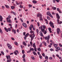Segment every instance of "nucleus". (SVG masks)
Returning <instances> with one entry per match:
<instances>
[{"label":"nucleus","mask_w":62,"mask_h":62,"mask_svg":"<svg viewBox=\"0 0 62 62\" xmlns=\"http://www.w3.org/2000/svg\"><path fill=\"white\" fill-rule=\"evenodd\" d=\"M7 59V62H10L11 61V59H10V55L9 56H8L6 55V56Z\"/></svg>","instance_id":"obj_1"},{"label":"nucleus","mask_w":62,"mask_h":62,"mask_svg":"<svg viewBox=\"0 0 62 62\" xmlns=\"http://www.w3.org/2000/svg\"><path fill=\"white\" fill-rule=\"evenodd\" d=\"M50 38V36L48 35L47 37H46L45 38L46 40H47V42L48 44H49V39Z\"/></svg>","instance_id":"obj_2"},{"label":"nucleus","mask_w":62,"mask_h":62,"mask_svg":"<svg viewBox=\"0 0 62 62\" xmlns=\"http://www.w3.org/2000/svg\"><path fill=\"white\" fill-rule=\"evenodd\" d=\"M8 17L7 19V22H8V23H11V21L10 19V18H11V16H8Z\"/></svg>","instance_id":"obj_3"},{"label":"nucleus","mask_w":62,"mask_h":62,"mask_svg":"<svg viewBox=\"0 0 62 62\" xmlns=\"http://www.w3.org/2000/svg\"><path fill=\"white\" fill-rule=\"evenodd\" d=\"M46 14L47 15H48V16H49L50 17H51V18H53V16L51 14V13L50 12H47L46 13Z\"/></svg>","instance_id":"obj_4"},{"label":"nucleus","mask_w":62,"mask_h":62,"mask_svg":"<svg viewBox=\"0 0 62 62\" xmlns=\"http://www.w3.org/2000/svg\"><path fill=\"white\" fill-rule=\"evenodd\" d=\"M49 24L50 25V26L52 27V28H54V23H52L51 21H50V22Z\"/></svg>","instance_id":"obj_5"},{"label":"nucleus","mask_w":62,"mask_h":62,"mask_svg":"<svg viewBox=\"0 0 62 62\" xmlns=\"http://www.w3.org/2000/svg\"><path fill=\"white\" fill-rule=\"evenodd\" d=\"M7 46H8V48L9 49H12V46H11V45H10L9 44L7 43Z\"/></svg>","instance_id":"obj_6"},{"label":"nucleus","mask_w":62,"mask_h":62,"mask_svg":"<svg viewBox=\"0 0 62 62\" xmlns=\"http://www.w3.org/2000/svg\"><path fill=\"white\" fill-rule=\"evenodd\" d=\"M55 48L56 49L55 50V51L56 52H58V51H59V50H60V48L58 46L56 47Z\"/></svg>","instance_id":"obj_7"},{"label":"nucleus","mask_w":62,"mask_h":62,"mask_svg":"<svg viewBox=\"0 0 62 62\" xmlns=\"http://www.w3.org/2000/svg\"><path fill=\"white\" fill-rule=\"evenodd\" d=\"M37 17H39V18H40V17H42V15L40 13H38L37 14Z\"/></svg>","instance_id":"obj_8"},{"label":"nucleus","mask_w":62,"mask_h":62,"mask_svg":"<svg viewBox=\"0 0 62 62\" xmlns=\"http://www.w3.org/2000/svg\"><path fill=\"white\" fill-rule=\"evenodd\" d=\"M41 30L43 33H44V31H45V29H43V26H42L41 27Z\"/></svg>","instance_id":"obj_9"},{"label":"nucleus","mask_w":62,"mask_h":62,"mask_svg":"<svg viewBox=\"0 0 62 62\" xmlns=\"http://www.w3.org/2000/svg\"><path fill=\"white\" fill-rule=\"evenodd\" d=\"M33 36H32V37H31V41H32V40H33V39H34V37H35V34L33 33Z\"/></svg>","instance_id":"obj_10"},{"label":"nucleus","mask_w":62,"mask_h":62,"mask_svg":"<svg viewBox=\"0 0 62 62\" xmlns=\"http://www.w3.org/2000/svg\"><path fill=\"white\" fill-rule=\"evenodd\" d=\"M56 15L57 19H60V16H59V15L57 13L56 14Z\"/></svg>","instance_id":"obj_11"},{"label":"nucleus","mask_w":62,"mask_h":62,"mask_svg":"<svg viewBox=\"0 0 62 62\" xmlns=\"http://www.w3.org/2000/svg\"><path fill=\"white\" fill-rule=\"evenodd\" d=\"M60 30L59 29V28H57L56 30L58 34H59V32H60Z\"/></svg>","instance_id":"obj_12"},{"label":"nucleus","mask_w":62,"mask_h":62,"mask_svg":"<svg viewBox=\"0 0 62 62\" xmlns=\"http://www.w3.org/2000/svg\"><path fill=\"white\" fill-rule=\"evenodd\" d=\"M22 25L24 27H27V25H26V24L25 23H23Z\"/></svg>","instance_id":"obj_13"},{"label":"nucleus","mask_w":62,"mask_h":62,"mask_svg":"<svg viewBox=\"0 0 62 62\" xmlns=\"http://www.w3.org/2000/svg\"><path fill=\"white\" fill-rule=\"evenodd\" d=\"M16 5H19V4L20 5H22V4H23V3H22V2L21 1V3L20 4V2H19V3L17 2L16 1Z\"/></svg>","instance_id":"obj_14"},{"label":"nucleus","mask_w":62,"mask_h":62,"mask_svg":"<svg viewBox=\"0 0 62 62\" xmlns=\"http://www.w3.org/2000/svg\"><path fill=\"white\" fill-rule=\"evenodd\" d=\"M0 22H2L3 21V17L1 15L0 16Z\"/></svg>","instance_id":"obj_15"},{"label":"nucleus","mask_w":62,"mask_h":62,"mask_svg":"<svg viewBox=\"0 0 62 62\" xmlns=\"http://www.w3.org/2000/svg\"><path fill=\"white\" fill-rule=\"evenodd\" d=\"M39 34L41 36H42V37H43V33H42V32L41 31H40L39 32Z\"/></svg>","instance_id":"obj_16"},{"label":"nucleus","mask_w":62,"mask_h":62,"mask_svg":"<svg viewBox=\"0 0 62 62\" xmlns=\"http://www.w3.org/2000/svg\"><path fill=\"white\" fill-rule=\"evenodd\" d=\"M23 45L25 46H26V45H27L26 44V43H25V42L24 41H23Z\"/></svg>","instance_id":"obj_17"},{"label":"nucleus","mask_w":62,"mask_h":62,"mask_svg":"<svg viewBox=\"0 0 62 62\" xmlns=\"http://www.w3.org/2000/svg\"><path fill=\"white\" fill-rule=\"evenodd\" d=\"M12 32H14V33L15 34L16 33V31L15 30H14V29H12Z\"/></svg>","instance_id":"obj_18"},{"label":"nucleus","mask_w":62,"mask_h":62,"mask_svg":"<svg viewBox=\"0 0 62 62\" xmlns=\"http://www.w3.org/2000/svg\"><path fill=\"white\" fill-rule=\"evenodd\" d=\"M48 29L50 33H52V31H51V28H49Z\"/></svg>","instance_id":"obj_19"},{"label":"nucleus","mask_w":62,"mask_h":62,"mask_svg":"<svg viewBox=\"0 0 62 62\" xmlns=\"http://www.w3.org/2000/svg\"><path fill=\"white\" fill-rule=\"evenodd\" d=\"M52 8L53 10H56V8L54 7H52Z\"/></svg>","instance_id":"obj_20"},{"label":"nucleus","mask_w":62,"mask_h":62,"mask_svg":"<svg viewBox=\"0 0 62 62\" xmlns=\"http://www.w3.org/2000/svg\"><path fill=\"white\" fill-rule=\"evenodd\" d=\"M5 6L6 8H9V7L8 5H5Z\"/></svg>","instance_id":"obj_21"},{"label":"nucleus","mask_w":62,"mask_h":62,"mask_svg":"<svg viewBox=\"0 0 62 62\" xmlns=\"http://www.w3.org/2000/svg\"><path fill=\"white\" fill-rule=\"evenodd\" d=\"M16 52L17 53H16V55H17V54H19V51H18L17 50H16Z\"/></svg>","instance_id":"obj_22"},{"label":"nucleus","mask_w":62,"mask_h":62,"mask_svg":"<svg viewBox=\"0 0 62 62\" xmlns=\"http://www.w3.org/2000/svg\"><path fill=\"white\" fill-rule=\"evenodd\" d=\"M32 2L33 3H34V4H36L37 3V2L35 0H33L32 1Z\"/></svg>","instance_id":"obj_23"},{"label":"nucleus","mask_w":62,"mask_h":62,"mask_svg":"<svg viewBox=\"0 0 62 62\" xmlns=\"http://www.w3.org/2000/svg\"><path fill=\"white\" fill-rule=\"evenodd\" d=\"M4 29L6 31V32H8V30L6 28V27L4 28Z\"/></svg>","instance_id":"obj_24"},{"label":"nucleus","mask_w":62,"mask_h":62,"mask_svg":"<svg viewBox=\"0 0 62 62\" xmlns=\"http://www.w3.org/2000/svg\"><path fill=\"white\" fill-rule=\"evenodd\" d=\"M45 21H46V24H48V21L46 19H45Z\"/></svg>","instance_id":"obj_25"},{"label":"nucleus","mask_w":62,"mask_h":62,"mask_svg":"<svg viewBox=\"0 0 62 62\" xmlns=\"http://www.w3.org/2000/svg\"><path fill=\"white\" fill-rule=\"evenodd\" d=\"M28 35H29V33H27V34L25 35L24 37L27 38Z\"/></svg>","instance_id":"obj_26"},{"label":"nucleus","mask_w":62,"mask_h":62,"mask_svg":"<svg viewBox=\"0 0 62 62\" xmlns=\"http://www.w3.org/2000/svg\"><path fill=\"white\" fill-rule=\"evenodd\" d=\"M32 53L33 54H34V55H37V53L35 52V51H33Z\"/></svg>","instance_id":"obj_27"},{"label":"nucleus","mask_w":62,"mask_h":62,"mask_svg":"<svg viewBox=\"0 0 62 62\" xmlns=\"http://www.w3.org/2000/svg\"><path fill=\"white\" fill-rule=\"evenodd\" d=\"M58 45L57 44H54V46L55 48L56 47V46H57Z\"/></svg>","instance_id":"obj_28"},{"label":"nucleus","mask_w":62,"mask_h":62,"mask_svg":"<svg viewBox=\"0 0 62 62\" xmlns=\"http://www.w3.org/2000/svg\"><path fill=\"white\" fill-rule=\"evenodd\" d=\"M39 18L40 19V20L41 21H43V19H42V17H39Z\"/></svg>","instance_id":"obj_29"},{"label":"nucleus","mask_w":62,"mask_h":62,"mask_svg":"<svg viewBox=\"0 0 62 62\" xmlns=\"http://www.w3.org/2000/svg\"><path fill=\"white\" fill-rule=\"evenodd\" d=\"M36 31H37V34H39V29H37L36 30Z\"/></svg>","instance_id":"obj_30"},{"label":"nucleus","mask_w":62,"mask_h":62,"mask_svg":"<svg viewBox=\"0 0 62 62\" xmlns=\"http://www.w3.org/2000/svg\"><path fill=\"white\" fill-rule=\"evenodd\" d=\"M33 47H34V48H35V47H36V45H35V43H34L33 44Z\"/></svg>","instance_id":"obj_31"},{"label":"nucleus","mask_w":62,"mask_h":62,"mask_svg":"<svg viewBox=\"0 0 62 62\" xmlns=\"http://www.w3.org/2000/svg\"><path fill=\"white\" fill-rule=\"evenodd\" d=\"M57 23L58 24H59V20L58 19H57Z\"/></svg>","instance_id":"obj_32"},{"label":"nucleus","mask_w":62,"mask_h":62,"mask_svg":"<svg viewBox=\"0 0 62 62\" xmlns=\"http://www.w3.org/2000/svg\"><path fill=\"white\" fill-rule=\"evenodd\" d=\"M45 58L46 59H48V57L47 56H46Z\"/></svg>","instance_id":"obj_33"},{"label":"nucleus","mask_w":62,"mask_h":62,"mask_svg":"<svg viewBox=\"0 0 62 62\" xmlns=\"http://www.w3.org/2000/svg\"><path fill=\"white\" fill-rule=\"evenodd\" d=\"M29 8H30L31 7H32V5H31L29 4Z\"/></svg>","instance_id":"obj_34"},{"label":"nucleus","mask_w":62,"mask_h":62,"mask_svg":"<svg viewBox=\"0 0 62 62\" xmlns=\"http://www.w3.org/2000/svg\"><path fill=\"white\" fill-rule=\"evenodd\" d=\"M30 50H31V51H34V48H31L30 49Z\"/></svg>","instance_id":"obj_35"},{"label":"nucleus","mask_w":62,"mask_h":62,"mask_svg":"<svg viewBox=\"0 0 62 62\" xmlns=\"http://www.w3.org/2000/svg\"><path fill=\"white\" fill-rule=\"evenodd\" d=\"M0 33H1V34H2V33H3V31H2V30H1V29L0 28Z\"/></svg>","instance_id":"obj_36"},{"label":"nucleus","mask_w":62,"mask_h":62,"mask_svg":"<svg viewBox=\"0 0 62 62\" xmlns=\"http://www.w3.org/2000/svg\"><path fill=\"white\" fill-rule=\"evenodd\" d=\"M16 45L17 46H19V44H18V42H16Z\"/></svg>","instance_id":"obj_37"},{"label":"nucleus","mask_w":62,"mask_h":62,"mask_svg":"<svg viewBox=\"0 0 62 62\" xmlns=\"http://www.w3.org/2000/svg\"><path fill=\"white\" fill-rule=\"evenodd\" d=\"M31 58L33 60H34L35 59V57H34L31 56Z\"/></svg>","instance_id":"obj_38"},{"label":"nucleus","mask_w":62,"mask_h":62,"mask_svg":"<svg viewBox=\"0 0 62 62\" xmlns=\"http://www.w3.org/2000/svg\"><path fill=\"white\" fill-rule=\"evenodd\" d=\"M47 19L48 20H50L51 19V18H50V17H49L48 16H47Z\"/></svg>","instance_id":"obj_39"},{"label":"nucleus","mask_w":62,"mask_h":62,"mask_svg":"<svg viewBox=\"0 0 62 62\" xmlns=\"http://www.w3.org/2000/svg\"><path fill=\"white\" fill-rule=\"evenodd\" d=\"M11 8L12 9H13L14 8H15V7L13 6H11Z\"/></svg>","instance_id":"obj_40"},{"label":"nucleus","mask_w":62,"mask_h":62,"mask_svg":"<svg viewBox=\"0 0 62 62\" xmlns=\"http://www.w3.org/2000/svg\"><path fill=\"white\" fill-rule=\"evenodd\" d=\"M43 27L44 29H45V28H46V26H45L44 25H43Z\"/></svg>","instance_id":"obj_41"},{"label":"nucleus","mask_w":62,"mask_h":62,"mask_svg":"<svg viewBox=\"0 0 62 62\" xmlns=\"http://www.w3.org/2000/svg\"><path fill=\"white\" fill-rule=\"evenodd\" d=\"M19 7L21 8H23V6H22V5H20Z\"/></svg>","instance_id":"obj_42"},{"label":"nucleus","mask_w":62,"mask_h":62,"mask_svg":"<svg viewBox=\"0 0 62 62\" xmlns=\"http://www.w3.org/2000/svg\"><path fill=\"white\" fill-rule=\"evenodd\" d=\"M39 56L40 58V59H42V56L41 55V54L39 55Z\"/></svg>","instance_id":"obj_43"},{"label":"nucleus","mask_w":62,"mask_h":62,"mask_svg":"<svg viewBox=\"0 0 62 62\" xmlns=\"http://www.w3.org/2000/svg\"><path fill=\"white\" fill-rule=\"evenodd\" d=\"M44 33V34H46V33H47V31H46V30L45 31Z\"/></svg>","instance_id":"obj_44"},{"label":"nucleus","mask_w":62,"mask_h":62,"mask_svg":"<svg viewBox=\"0 0 62 62\" xmlns=\"http://www.w3.org/2000/svg\"><path fill=\"white\" fill-rule=\"evenodd\" d=\"M37 50L39 51H41V49H40V48H38Z\"/></svg>","instance_id":"obj_45"},{"label":"nucleus","mask_w":62,"mask_h":62,"mask_svg":"<svg viewBox=\"0 0 62 62\" xmlns=\"http://www.w3.org/2000/svg\"><path fill=\"white\" fill-rule=\"evenodd\" d=\"M25 57V54H23L22 56L23 58H24Z\"/></svg>","instance_id":"obj_46"},{"label":"nucleus","mask_w":62,"mask_h":62,"mask_svg":"<svg viewBox=\"0 0 62 62\" xmlns=\"http://www.w3.org/2000/svg\"><path fill=\"white\" fill-rule=\"evenodd\" d=\"M34 50H35V52H37V48H36V47H34Z\"/></svg>","instance_id":"obj_47"},{"label":"nucleus","mask_w":62,"mask_h":62,"mask_svg":"<svg viewBox=\"0 0 62 62\" xmlns=\"http://www.w3.org/2000/svg\"><path fill=\"white\" fill-rule=\"evenodd\" d=\"M55 1L57 2V3H58L59 2V1H60V0H55Z\"/></svg>","instance_id":"obj_48"},{"label":"nucleus","mask_w":62,"mask_h":62,"mask_svg":"<svg viewBox=\"0 0 62 62\" xmlns=\"http://www.w3.org/2000/svg\"><path fill=\"white\" fill-rule=\"evenodd\" d=\"M30 44H31V46H32V44H33V43H32V42H30Z\"/></svg>","instance_id":"obj_49"},{"label":"nucleus","mask_w":62,"mask_h":62,"mask_svg":"<svg viewBox=\"0 0 62 62\" xmlns=\"http://www.w3.org/2000/svg\"><path fill=\"white\" fill-rule=\"evenodd\" d=\"M52 14L53 15H55V13H54V12H52Z\"/></svg>","instance_id":"obj_50"},{"label":"nucleus","mask_w":62,"mask_h":62,"mask_svg":"<svg viewBox=\"0 0 62 62\" xmlns=\"http://www.w3.org/2000/svg\"><path fill=\"white\" fill-rule=\"evenodd\" d=\"M31 52V50L30 49V50L29 51H27V53H30V52Z\"/></svg>","instance_id":"obj_51"},{"label":"nucleus","mask_w":62,"mask_h":62,"mask_svg":"<svg viewBox=\"0 0 62 62\" xmlns=\"http://www.w3.org/2000/svg\"><path fill=\"white\" fill-rule=\"evenodd\" d=\"M34 32L33 31H31L30 32V33H33V32Z\"/></svg>","instance_id":"obj_52"},{"label":"nucleus","mask_w":62,"mask_h":62,"mask_svg":"<svg viewBox=\"0 0 62 62\" xmlns=\"http://www.w3.org/2000/svg\"><path fill=\"white\" fill-rule=\"evenodd\" d=\"M37 24H38V26H39V25H40L39 23V22H38L37 23Z\"/></svg>","instance_id":"obj_53"},{"label":"nucleus","mask_w":62,"mask_h":62,"mask_svg":"<svg viewBox=\"0 0 62 62\" xmlns=\"http://www.w3.org/2000/svg\"><path fill=\"white\" fill-rule=\"evenodd\" d=\"M33 25H30V27H31V28H33Z\"/></svg>","instance_id":"obj_54"},{"label":"nucleus","mask_w":62,"mask_h":62,"mask_svg":"<svg viewBox=\"0 0 62 62\" xmlns=\"http://www.w3.org/2000/svg\"><path fill=\"white\" fill-rule=\"evenodd\" d=\"M1 53L3 55H4V53L3 51H1Z\"/></svg>","instance_id":"obj_55"},{"label":"nucleus","mask_w":62,"mask_h":62,"mask_svg":"<svg viewBox=\"0 0 62 62\" xmlns=\"http://www.w3.org/2000/svg\"><path fill=\"white\" fill-rule=\"evenodd\" d=\"M20 20H21V22L22 23H23V20L22 19V18H20Z\"/></svg>","instance_id":"obj_56"},{"label":"nucleus","mask_w":62,"mask_h":62,"mask_svg":"<svg viewBox=\"0 0 62 62\" xmlns=\"http://www.w3.org/2000/svg\"><path fill=\"white\" fill-rule=\"evenodd\" d=\"M59 45L60 46V47H62V45H61V44L59 43Z\"/></svg>","instance_id":"obj_57"},{"label":"nucleus","mask_w":62,"mask_h":62,"mask_svg":"<svg viewBox=\"0 0 62 62\" xmlns=\"http://www.w3.org/2000/svg\"><path fill=\"white\" fill-rule=\"evenodd\" d=\"M26 33H25V32H23V36H25V35Z\"/></svg>","instance_id":"obj_58"},{"label":"nucleus","mask_w":62,"mask_h":62,"mask_svg":"<svg viewBox=\"0 0 62 62\" xmlns=\"http://www.w3.org/2000/svg\"><path fill=\"white\" fill-rule=\"evenodd\" d=\"M16 31L17 33H19V29H17L16 30Z\"/></svg>","instance_id":"obj_59"},{"label":"nucleus","mask_w":62,"mask_h":62,"mask_svg":"<svg viewBox=\"0 0 62 62\" xmlns=\"http://www.w3.org/2000/svg\"><path fill=\"white\" fill-rule=\"evenodd\" d=\"M12 13H13V14L14 15H15V12H13L12 11Z\"/></svg>","instance_id":"obj_60"},{"label":"nucleus","mask_w":62,"mask_h":62,"mask_svg":"<svg viewBox=\"0 0 62 62\" xmlns=\"http://www.w3.org/2000/svg\"><path fill=\"white\" fill-rule=\"evenodd\" d=\"M8 30L9 31H11V29L10 28H8Z\"/></svg>","instance_id":"obj_61"},{"label":"nucleus","mask_w":62,"mask_h":62,"mask_svg":"<svg viewBox=\"0 0 62 62\" xmlns=\"http://www.w3.org/2000/svg\"><path fill=\"white\" fill-rule=\"evenodd\" d=\"M23 61L24 62H25V59L24 58H23Z\"/></svg>","instance_id":"obj_62"},{"label":"nucleus","mask_w":62,"mask_h":62,"mask_svg":"<svg viewBox=\"0 0 62 62\" xmlns=\"http://www.w3.org/2000/svg\"><path fill=\"white\" fill-rule=\"evenodd\" d=\"M42 55L43 56H45V54H44V53H43L42 54Z\"/></svg>","instance_id":"obj_63"},{"label":"nucleus","mask_w":62,"mask_h":62,"mask_svg":"<svg viewBox=\"0 0 62 62\" xmlns=\"http://www.w3.org/2000/svg\"><path fill=\"white\" fill-rule=\"evenodd\" d=\"M44 62H48L47 60H45Z\"/></svg>","instance_id":"obj_64"}]
</instances>
